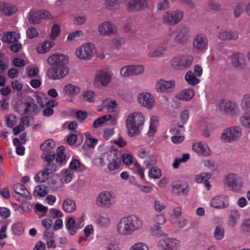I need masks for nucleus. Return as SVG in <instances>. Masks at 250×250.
Segmentation results:
<instances>
[{
	"label": "nucleus",
	"mask_w": 250,
	"mask_h": 250,
	"mask_svg": "<svg viewBox=\"0 0 250 250\" xmlns=\"http://www.w3.org/2000/svg\"><path fill=\"white\" fill-rule=\"evenodd\" d=\"M142 221L136 216H128L122 218L118 223V232L122 235L132 234L135 231L142 228Z\"/></svg>",
	"instance_id": "nucleus-1"
},
{
	"label": "nucleus",
	"mask_w": 250,
	"mask_h": 250,
	"mask_svg": "<svg viewBox=\"0 0 250 250\" xmlns=\"http://www.w3.org/2000/svg\"><path fill=\"white\" fill-rule=\"evenodd\" d=\"M145 118L139 112H134L129 114L126 121L127 134L130 137L138 135L140 133V127L143 125Z\"/></svg>",
	"instance_id": "nucleus-2"
},
{
	"label": "nucleus",
	"mask_w": 250,
	"mask_h": 250,
	"mask_svg": "<svg viewBox=\"0 0 250 250\" xmlns=\"http://www.w3.org/2000/svg\"><path fill=\"white\" fill-rule=\"evenodd\" d=\"M193 58L187 55H177L170 61V65L175 70H184L188 68L192 63Z\"/></svg>",
	"instance_id": "nucleus-3"
},
{
	"label": "nucleus",
	"mask_w": 250,
	"mask_h": 250,
	"mask_svg": "<svg viewBox=\"0 0 250 250\" xmlns=\"http://www.w3.org/2000/svg\"><path fill=\"white\" fill-rule=\"evenodd\" d=\"M242 134L240 127L232 126L225 129L221 135V140L226 143H231L239 140Z\"/></svg>",
	"instance_id": "nucleus-4"
},
{
	"label": "nucleus",
	"mask_w": 250,
	"mask_h": 250,
	"mask_svg": "<svg viewBox=\"0 0 250 250\" xmlns=\"http://www.w3.org/2000/svg\"><path fill=\"white\" fill-rule=\"evenodd\" d=\"M27 20L29 22L33 24L41 23L42 20L46 19L52 18L51 14L47 10H31L27 15Z\"/></svg>",
	"instance_id": "nucleus-5"
},
{
	"label": "nucleus",
	"mask_w": 250,
	"mask_h": 250,
	"mask_svg": "<svg viewBox=\"0 0 250 250\" xmlns=\"http://www.w3.org/2000/svg\"><path fill=\"white\" fill-rule=\"evenodd\" d=\"M145 68L142 65H128L121 68L120 75L123 77L137 76L142 74Z\"/></svg>",
	"instance_id": "nucleus-6"
},
{
	"label": "nucleus",
	"mask_w": 250,
	"mask_h": 250,
	"mask_svg": "<svg viewBox=\"0 0 250 250\" xmlns=\"http://www.w3.org/2000/svg\"><path fill=\"white\" fill-rule=\"evenodd\" d=\"M183 18V13L180 10L167 11L163 16V21L169 25H175L178 24Z\"/></svg>",
	"instance_id": "nucleus-7"
},
{
	"label": "nucleus",
	"mask_w": 250,
	"mask_h": 250,
	"mask_svg": "<svg viewBox=\"0 0 250 250\" xmlns=\"http://www.w3.org/2000/svg\"><path fill=\"white\" fill-rule=\"evenodd\" d=\"M111 80V74L104 70H101L97 72L94 80V85L97 88L101 86H107Z\"/></svg>",
	"instance_id": "nucleus-8"
},
{
	"label": "nucleus",
	"mask_w": 250,
	"mask_h": 250,
	"mask_svg": "<svg viewBox=\"0 0 250 250\" xmlns=\"http://www.w3.org/2000/svg\"><path fill=\"white\" fill-rule=\"evenodd\" d=\"M217 107L220 112L231 115H234L238 109L236 102L227 99L221 100Z\"/></svg>",
	"instance_id": "nucleus-9"
},
{
	"label": "nucleus",
	"mask_w": 250,
	"mask_h": 250,
	"mask_svg": "<svg viewBox=\"0 0 250 250\" xmlns=\"http://www.w3.org/2000/svg\"><path fill=\"white\" fill-rule=\"evenodd\" d=\"M149 8L147 0H131L127 4V11L132 12H137L146 10Z\"/></svg>",
	"instance_id": "nucleus-10"
},
{
	"label": "nucleus",
	"mask_w": 250,
	"mask_h": 250,
	"mask_svg": "<svg viewBox=\"0 0 250 250\" xmlns=\"http://www.w3.org/2000/svg\"><path fill=\"white\" fill-rule=\"evenodd\" d=\"M174 41L179 44H185L189 40V28L187 27H182L175 31Z\"/></svg>",
	"instance_id": "nucleus-11"
},
{
	"label": "nucleus",
	"mask_w": 250,
	"mask_h": 250,
	"mask_svg": "<svg viewBox=\"0 0 250 250\" xmlns=\"http://www.w3.org/2000/svg\"><path fill=\"white\" fill-rule=\"evenodd\" d=\"M94 49L92 43H87L77 49L76 55L80 59H89L92 56Z\"/></svg>",
	"instance_id": "nucleus-12"
},
{
	"label": "nucleus",
	"mask_w": 250,
	"mask_h": 250,
	"mask_svg": "<svg viewBox=\"0 0 250 250\" xmlns=\"http://www.w3.org/2000/svg\"><path fill=\"white\" fill-rule=\"evenodd\" d=\"M138 101L143 106L148 109L152 108L155 104L154 97L148 92H143L138 95Z\"/></svg>",
	"instance_id": "nucleus-13"
},
{
	"label": "nucleus",
	"mask_w": 250,
	"mask_h": 250,
	"mask_svg": "<svg viewBox=\"0 0 250 250\" xmlns=\"http://www.w3.org/2000/svg\"><path fill=\"white\" fill-rule=\"evenodd\" d=\"M231 64L233 66L238 68L243 69L246 66V62L243 54L235 52L229 56Z\"/></svg>",
	"instance_id": "nucleus-14"
},
{
	"label": "nucleus",
	"mask_w": 250,
	"mask_h": 250,
	"mask_svg": "<svg viewBox=\"0 0 250 250\" xmlns=\"http://www.w3.org/2000/svg\"><path fill=\"white\" fill-rule=\"evenodd\" d=\"M155 88L159 92H171L175 89V82L174 81H167L160 79L155 84Z\"/></svg>",
	"instance_id": "nucleus-15"
},
{
	"label": "nucleus",
	"mask_w": 250,
	"mask_h": 250,
	"mask_svg": "<svg viewBox=\"0 0 250 250\" xmlns=\"http://www.w3.org/2000/svg\"><path fill=\"white\" fill-rule=\"evenodd\" d=\"M48 64L55 67L64 66L68 63V60L63 54H54L47 59Z\"/></svg>",
	"instance_id": "nucleus-16"
},
{
	"label": "nucleus",
	"mask_w": 250,
	"mask_h": 250,
	"mask_svg": "<svg viewBox=\"0 0 250 250\" xmlns=\"http://www.w3.org/2000/svg\"><path fill=\"white\" fill-rule=\"evenodd\" d=\"M98 31L102 36H108L116 34L117 28L112 23L109 21H104L99 24Z\"/></svg>",
	"instance_id": "nucleus-17"
},
{
	"label": "nucleus",
	"mask_w": 250,
	"mask_h": 250,
	"mask_svg": "<svg viewBox=\"0 0 250 250\" xmlns=\"http://www.w3.org/2000/svg\"><path fill=\"white\" fill-rule=\"evenodd\" d=\"M208 40L204 34H198L195 36L193 42L194 48L200 51H203L207 49Z\"/></svg>",
	"instance_id": "nucleus-18"
},
{
	"label": "nucleus",
	"mask_w": 250,
	"mask_h": 250,
	"mask_svg": "<svg viewBox=\"0 0 250 250\" xmlns=\"http://www.w3.org/2000/svg\"><path fill=\"white\" fill-rule=\"evenodd\" d=\"M226 184L233 190H240L243 185L242 179L237 175L230 174L226 179Z\"/></svg>",
	"instance_id": "nucleus-19"
},
{
	"label": "nucleus",
	"mask_w": 250,
	"mask_h": 250,
	"mask_svg": "<svg viewBox=\"0 0 250 250\" xmlns=\"http://www.w3.org/2000/svg\"><path fill=\"white\" fill-rule=\"evenodd\" d=\"M229 199L224 195L213 198L210 202V206L215 208H224L229 206Z\"/></svg>",
	"instance_id": "nucleus-20"
},
{
	"label": "nucleus",
	"mask_w": 250,
	"mask_h": 250,
	"mask_svg": "<svg viewBox=\"0 0 250 250\" xmlns=\"http://www.w3.org/2000/svg\"><path fill=\"white\" fill-rule=\"evenodd\" d=\"M18 11V7L11 3L0 2V12L3 15L9 17L13 15Z\"/></svg>",
	"instance_id": "nucleus-21"
},
{
	"label": "nucleus",
	"mask_w": 250,
	"mask_h": 250,
	"mask_svg": "<svg viewBox=\"0 0 250 250\" xmlns=\"http://www.w3.org/2000/svg\"><path fill=\"white\" fill-rule=\"evenodd\" d=\"M179 241L171 238H165L160 242V246L163 250H177Z\"/></svg>",
	"instance_id": "nucleus-22"
},
{
	"label": "nucleus",
	"mask_w": 250,
	"mask_h": 250,
	"mask_svg": "<svg viewBox=\"0 0 250 250\" xmlns=\"http://www.w3.org/2000/svg\"><path fill=\"white\" fill-rule=\"evenodd\" d=\"M13 189L14 192L12 193V196L15 198L20 200L18 195H20L26 199H30L31 198L29 192L24 185L20 183L16 184L14 185Z\"/></svg>",
	"instance_id": "nucleus-23"
},
{
	"label": "nucleus",
	"mask_w": 250,
	"mask_h": 250,
	"mask_svg": "<svg viewBox=\"0 0 250 250\" xmlns=\"http://www.w3.org/2000/svg\"><path fill=\"white\" fill-rule=\"evenodd\" d=\"M188 185L185 181H176L172 184V191L176 194L186 195L188 192Z\"/></svg>",
	"instance_id": "nucleus-24"
},
{
	"label": "nucleus",
	"mask_w": 250,
	"mask_h": 250,
	"mask_svg": "<svg viewBox=\"0 0 250 250\" xmlns=\"http://www.w3.org/2000/svg\"><path fill=\"white\" fill-rule=\"evenodd\" d=\"M217 37L221 41L236 40L239 38V32L235 30H222L218 33Z\"/></svg>",
	"instance_id": "nucleus-25"
},
{
	"label": "nucleus",
	"mask_w": 250,
	"mask_h": 250,
	"mask_svg": "<svg viewBox=\"0 0 250 250\" xmlns=\"http://www.w3.org/2000/svg\"><path fill=\"white\" fill-rule=\"evenodd\" d=\"M113 198L108 192H104L99 194L97 199V203L99 206H106L109 207L113 203Z\"/></svg>",
	"instance_id": "nucleus-26"
},
{
	"label": "nucleus",
	"mask_w": 250,
	"mask_h": 250,
	"mask_svg": "<svg viewBox=\"0 0 250 250\" xmlns=\"http://www.w3.org/2000/svg\"><path fill=\"white\" fill-rule=\"evenodd\" d=\"M195 94L194 91L192 88L183 89L179 93L175 95L177 99L183 101H189L191 100Z\"/></svg>",
	"instance_id": "nucleus-27"
},
{
	"label": "nucleus",
	"mask_w": 250,
	"mask_h": 250,
	"mask_svg": "<svg viewBox=\"0 0 250 250\" xmlns=\"http://www.w3.org/2000/svg\"><path fill=\"white\" fill-rule=\"evenodd\" d=\"M192 149L197 154L203 156H209L210 154V150L208 146L200 142L193 144L192 145Z\"/></svg>",
	"instance_id": "nucleus-28"
},
{
	"label": "nucleus",
	"mask_w": 250,
	"mask_h": 250,
	"mask_svg": "<svg viewBox=\"0 0 250 250\" xmlns=\"http://www.w3.org/2000/svg\"><path fill=\"white\" fill-rule=\"evenodd\" d=\"M19 38V34L15 32H10L4 34L2 37V41L5 43H12L16 42Z\"/></svg>",
	"instance_id": "nucleus-29"
},
{
	"label": "nucleus",
	"mask_w": 250,
	"mask_h": 250,
	"mask_svg": "<svg viewBox=\"0 0 250 250\" xmlns=\"http://www.w3.org/2000/svg\"><path fill=\"white\" fill-rule=\"evenodd\" d=\"M62 208L63 210L67 212H73L76 208L75 201L69 198L65 199L63 202Z\"/></svg>",
	"instance_id": "nucleus-30"
},
{
	"label": "nucleus",
	"mask_w": 250,
	"mask_h": 250,
	"mask_svg": "<svg viewBox=\"0 0 250 250\" xmlns=\"http://www.w3.org/2000/svg\"><path fill=\"white\" fill-rule=\"evenodd\" d=\"M96 96L97 94L94 91L86 90L82 93L80 98L85 102L93 103L94 102Z\"/></svg>",
	"instance_id": "nucleus-31"
},
{
	"label": "nucleus",
	"mask_w": 250,
	"mask_h": 250,
	"mask_svg": "<svg viewBox=\"0 0 250 250\" xmlns=\"http://www.w3.org/2000/svg\"><path fill=\"white\" fill-rule=\"evenodd\" d=\"M63 90L66 94L70 95L71 96L78 95L81 91L79 87L70 83L65 85Z\"/></svg>",
	"instance_id": "nucleus-32"
},
{
	"label": "nucleus",
	"mask_w": 250,
	"mask_h": 250,
	"mask_svg": "<svg viewBox=\"0 0 250 250\" xmlns=\"http://www.w3.org/2000/svg\"><path fill=\"white\" fill-rule=\"evenodd\" d=\"M49 167H46L45 169L39 172L35 177V180L39 183H42L46 181L48 179L49 172Z\"/></svg>",
	"instance_id": "nucleus-33"
},
{
	"label": "nucleus",
	"mask_w": 250,
	"mask_h": 250,
	"mask_svg": "<svg viewBox=\"0 0 250 250\" xmlns=\"http://www.w3.org/2000/svg\"><path fill=\"white\" fill-rule=\"evenodd\" d=\"M54 42L52 41H45L37 47V51L39 53L43 54L48 52L54 46Z\"/></svg>",
	"instance_id": "nucleus-34"
},
{
	"label": "nucleus",
	"mask_w": 250,
	"mask_h": 250,
	"mask_svg": "<svg viewBox=\"0 0 250 250\" xmlns=\"http://www.w3.org/2000/svg\"><path fill=\"white\" fill-rule=\"evenodd\" d=\"M158 123V118L157 116H153L150 119V125L148 135L149 137L153 136L157 130Z\"/></svg>",
	"instance_id": "nucleus-35"
},
{
	"label": "nucleus",
	"mask_w": 250,
	"mask_h": 250,
	"mask_svg": "<svg viewBox=\"0 0 250 250\" xmlns=\"http://www.w3.org/2000/svg\"><path fill=\"white\" fill-rule=\"evenodd\" d=\"M167 50L165 46H160L156 48L153 51H150L147 53V56L149 57H160L163 55Z\"/></svg>",
	"instance_id": "nucleus-36"
},
{
	"label": "nucleus",
	"mask_w": 250,
	"mask_h": 250,
	"mask_svg": "<svg viewBox=\"0 0 250 250\" xmlns=\"http://www.w3.org/2000/svg\"><path fill=\"white\" fill-rule=\"evenodd\" d=\"M240 214L238 211L233 210L230 212L228 220V224L229 226L234 228L236 223L237 220L239 218Z\"/></svg>",
	"instance_id": "nucleus-37"
},
{
	"label": "nucleus",
	"mask_w": 250,
	"mask_h": 250,
	"mask_svg": "<svg viewBox=\"0 0 250 250\" xmlns=\"http://www.w3.org/2000/svg\"><path fill=\"white\" fill-rule=\"evenodd\" d=\"M239 121L244 127L250 128V110L243 113L239 119Z\"/></svg>",
	"instance_id": "nucleus-38"
},
{
	"label": "nucleus",
	"mask_w": 250,
	"mask_h": 250,
	"mask_svg": "<svg viewBox=\"0 0 250 250\" xmlns=\"http://www.w3.org/2000/svg\"><path fill=\"white\" fill-rule=\"evenodd\" d=\"M66 226L70 235H74L76 233V229L78 228L76 225L75 220L73 218L70 217L68 219Z\"/></svg>",
	"instance_id": "nucleus-39"
},
{
	"label": "nucleus",
	"mask_w": 250,
	"mask_h": 250,
	"mask_svg": "<svg viewBox=\"0 0 250 250\" xmlns=\"http://www.w3.org/2000/svg\"><path fill=\"white\" fill-rule=\"evenodd\" d=\"M112 116L110 114H107L97 119L93 123V127L94 128H98L104 123L111 119Z\"/></svg>",
	"instance_id": "nucleus-40"
},
{
	"label": "nucleus",
	"mask_w": 250,
	"mask_h": 250,
	"mask_svg": "<svg viewBox=\"0 0 250 250\" xmlns=\"http://www.w3.org/2000/svg\"><path fill=\"white\" fill-rule=\"evenodd\" d=\"M195 76L191 71L187 72L185 75V79L189 84L195 85L199 83V80Z\"/></svg>",
	"instance_id": "nucleus-41"
},
{
	"label": "nucleus",
	"mask_w": 250,
	"mask_h": 250,
	"mask_svg": "<svg viewBox=\"0 0 250 250\" xmlns=\"http://www.w3.org/2000/svg\"><path fill=\"white\" fill-rule=\"evenodd\" d=\"M55 142L50 139L46 140L41 145V149L43 151H48L55 146Z\"/></svg>",
	"instance_id": "nucleus-42"
},
{
	"label": "nucleus",
	"mask_w": 250,
	"mask_h": 250,
	"mask_svg": "<svg viewBox=\"0 0 250 250\" xmlns=\"http://www.w3.org/2000/svg\"><path fill=\"white\" fill-rule=\"evenodd\" d=\"M240 231L245 234L250 233V219L244 220L240 227Z\"/></svg>",
	"instance_id": "nucleus-43"
},
{
	"label": "nucleus",
	"mask_w": 250,
	"mask_h": 250,
	"mask_svg": "<svg viewBox=\"0 0 250 250\" xmlns=\"http://www.w3.org/2000/svg\"><path fill=\"white\" fill-rule=\"evenodd\" d=\"M121 165V159L120 158L115 156L112 160L110 161L108 167L110 170H114L119 168Z\"/></svg>",
	"instance_id": "nucleus-44"
},
{
	"label": "nucleus",
	"mask_w": 250,
	"mask_h": 250,
	"mask_svg": "<svg viewBox=\"0 0 250 250\" xmlns=\"http://www.w3.org/2000/svg\"><path fill=\"white\" fill-rule=\"evenodd\" d=\"M59 79L65 77L69 72V69L66 65L56 67Z\"/></svg>",
	"instance_id": "nucleus-45"
},
{
	"label": "nucleus",
	"mask_w": 250,
	"mask_h": 250,
	"mask_svg": "<svg viewBox=\"0 0 250 250\" xmlns=\"http://www.w3.org/2000/svg\"><path fill=\"white\" fill-rule=\"evenodd\" d=\"M214 236L215 239L217 240L223 239L225 236L224 228L220 225L216 226L214 229Z\"/></svg>",
	"instance_id": "nucleus-46"
},
{
	"label": "nucleus",
	"mask_w": 250,
	"mask_h": 250,
	"mask_svg": "<svg viewBox=\"0 0 250 250\" xmlns=\"http://www.w3.org/2000/svg\"><path fill=\"white\" fill-rule=\"evenodd\" d=\"M46 188H47V187L44 185H41L38 186L35 188L34 194L39 195L40 197H44L47 194Z\"/></svg>",
	"instance_id": "nucleus-47"
},
{
	"label": "nucleus",
	"mask_w": 250,
	"mask_h": 250,
	"mask_svg": "<svg viewBox=\"0 0 250 250\" xmlns=\"http://www.w3.org/2000/svg\"><path fill=\"white\" fill-rule=\"evenodd\" d=\"M69 167L72 170H78L79 171H83L85 167L82 165L80 162L76 159H73L69 165Z\"/></svg>",
	"instance_id": "nucleus-48"
},
{
	"label": "nucleus",
	"mask_w": 250,
	"mask_h": 250,
	"mask_svg": "<svg viewBox=\"0 0 250 250\" xmlns=\"http://www.w3.org/2000/svg\"><path fill=\"white\" fill-rule=\"evenodd\" d=\"M14 109L15 111L20 113V114L26 115V102H18L15 107Z\"/></svg>",
	"instance_id": "nucleus-49"
},
{
	"label": "nucleus",
	"mask_w": 250,
	"mask_h": 250,
	"mask_svg": "<svg viewBox=\"0 0 250 250\" xmlns=\"http://www.w3.org/2000/svg\"><path fill=\"white\" fill-rule=\"evenodd\" d=\"M73 173L70 170L66 169L62 171V183H68L72 179Z\"/></svg>",
	"instance_id": "nucleus-50"
},
{
	"label": "nucleus",
	"mask_w": 250,
	"mask_h": 250,
	"mask_svg": "<svg viewBox=\"0 0 250 250\" xmlns=\"http://www.w3.org/2000/svg\"><path fill=\"white\" fill-rule=\"evenodd\" d=\"M65 147L63 146H60L57 150L56 161L62 163L65 159V155L64 154Z\"/></svg>",
	"instance_id": "nucleus-51"
},
{
	"label": "nucleus",
	"mask_w": 250,
	"mask_h": 250,
	"mask_svg": "<svg viewBox=\"0 0 250 250\" xmlns=\"http://www.w3.org/2000/svg\"><path fill=\"white\" fill-rule=\"evenodd\" d=\"M241 107L245 109L250 108V94H245L241 101Z\"/></svg>",
	"instance_id": "nucleus-52"
},
{
	"label": "nucleus",
	"mask_w": 250,
	"mask_h": 250,
	"mask_svg": "<svg viewBox=\"0 0 250 250\" xmlns=\"http://www.w3.org/2000/svg\"><path fill=\"white\" fill-rule=\"evenodd\" d=\"M61 32V28L59 24H55L53 25L51 28V33L50 34V38L54 40L60 35Z\"/></svg>",
	"instance_id": "nucleus-53"
},
{
	"label": "nucleus",
	"mask_w": 250,
	"mask_h": 250,
	"mask_svg": "<svg viewBox=\"0 0 250 250\" xmlns=\"http://www.w3.org/2000/svg\"><path fill=\"white\" fill-rule=\"evenodd\" d=\"M46 76L50 79L56 80H58V75L56 71V68L55 66H52L49 68L46 73Z\"/></svg>",
	"instance_id": "nucleus-54"
},
{
	"label": "nucleus",
	"mask_w": 250,
	"mask_h": 250,
	"mask_svg": "<svg viewBox=\"0 0 250 250\" xmlns=\"http://www.w3.org/2000/svg\"><path fill=\"white\" fill-rule=\"evenodd\" d=\"M12 230L13 233L17 235L21 234L23 231L24 228L21 222H17L12 226Z\"/></svg>",
	"instance_id": "nucleus-55"
},
{
	"label": "nucleus",
	"mask_w": 250,
	"mask_h": 250,
	"mask_svg": "<svg viewBox=\"0 0 250 250\" xmlns=\"http://www.w3.org/2000/svg\"><path fill=\"white\" fill-rule=\"evenodd\" d=\"M86 137L85 142L90 147L93 148L97 143V140L93 138L89 132L85 133Z\"/></svg>",
	"instance_id": "nucleus-56"
},
{
	"label": "nucleus",
	"mask_w": 250,
	"mask_h": 250,
	"mask_svg": "<svg viewBox=\"0 0 250 250\" xmlns=\"http://www.w3.org/2000/svg\"><path fill=\"white\" fill-rule=\"evenodd\" d=\"M38 108V105L34 103L30 102H26V114H32L35 112Z\"/></svg>",
	"instance_id": "nucleus-57"
},
{
	"label": "nucleus",
	"mask_w": 250,
	"mask_h": 250,
	"mask_svg": "<svg viewBox=\"0 0 250 250\" xmlns=\"http://www.w3.org/2000/svg\"><path fill=\"white\" fill-rule=\"evenodd\" d=\"M20 140L15 138L13 139V144L14 145L17 146L16 147V152L18 155H22L24 154L25 151V148L24 146H22L21 145L19 144Z\"/></svg>",
	"instance_id": "nucleus-58"
},
{
	"label": "nucleus",
	"mask_w": 250,
	"mask_h": 250,
	"mask_svg": "<svg viewBox=\"0 0 250 250\" xmlns=\"http://www.w3.org/2000/svg\"><path fill=\"white\" fill-rule=\"evenodd\" d=\"M161 174V170L156 167H152L148 172L149 176L154 179L159 178Z\"/></svg>",
	"instance_id": "nucleus-59"
},
{
	"label": "nucleus",
	"mask_w": 250,
	"mask_h": 250,
	"mask_svg": "<svg viewBox=\"0 0 250 250\" xmlns=\"http://www.w3.org/2000/svg\"><path fill=\"white\" fill-rule=\"evenodd\" d=\"M212 176V174L209 172L202 173L195 176V180L197 183L204 182L207 179H210Z\"/></svg>",
	"instance_id": "nucleus-60"
},
{
	"label": "nucleus",
	"mask_w": 250,
	"mask_h": 250,
	"mask_svg": "<svg viewBox=\"0 0 250 250\" xmlns=\"http://www.w3.org/2000/svg\"><path fill=\"white\" fill-rule=\"evenodd\" d=\"M103 103L107 106V108L108 110L114 109L117 105V102L114 100H111L110 98L104 99Z\"/></svg>",
	"instance_id": "nucleus-61"
},
{
	"label": "nucleus",
	"mask_w": 250,
	"mask_h": 250,
	"mask_svg": "<svg viewBox=\"0 0 250 250\" xmlns=\"http://www.w3.org/2000/svg\"><path fill=\"white\" fill-rule=\"evenodd\" d=\"M55 153L54 152L50 151L47 153L45 152L43 153L42 155V158L45 160V161L48 163H50L55 159Z\"/></svg>",
	"instance_id": "nucleus-62"
},
{
	"label": "nucleus",
	"mask_w": 250,
	"mask_h": 250,
	"mask_svg": "<svg viewBox=\"0 0 250 250\" xmlns=\"http://www.w3.org/2000/svg\"><path fill=\"white\" fill-rule=\"evenodd\" d=\"M125 42V39L122 37L115 38L112 40V44L117 48H120Z\"/></svg>",
	"instance_id": "nucleus-63"
},
{
	"label": "nucleus",
	"mask_w": 250,
	"mask_h": 250,
	"mask_svg": "<svg viewBox=\"0 0 250 250\" xmlns=\"http://www.w3.org/2000/svg\"><path fill=\"white\" fill-rule=\"evenodd\" d=\"M130 250H149V248L146 244L138 243L134 244Z\"/></svg>",
	"instance_id": "nucleus-64"
}]
</instances>
